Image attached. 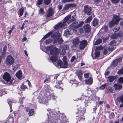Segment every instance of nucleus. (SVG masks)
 Listing matches in <instances>:
<instances>
[{"instance_id": "1", "label": "nucleus", "mask_w": 123, "mask_h": 123, "mask_svg": "<svg viewBox=\"0 0 123 123\" xmlns=\"http://www.w3.org/2000/svg\"><path fill=\"white\" fill-rule=\"evenodd\" d=\"M44 90L45 92L44 94V95L40 100L42 103L45 104L47 105L48 104V100L51 99H53L54 98L55 96L52 90L50 89L49 85H46L44 86Z\"/></svg>"}, {"instance_id": "2", "label": "nucleus", "mask_w": 123, "mask_h": 123, "mask_svg": "<svg viewBox=\"0 0 123 123\" xmlns=\"http://www.w3.org/2000/svg\"><path fill=\"white\" fill-rule=\"evenodd\" d=\"M49 113H47L48 120L45 121L46 123H56L57 120L56 118V116L55 111L53 110H51L49 109L47 110ZM60 121L58 123H68L67 121L66 120V118H61L59 119ZM59 121V120H58Z\"/></svg>"}, {"instance_id": "3", "label": "nucleus", "mask_w": 123, "mask_h": 123, "mask_svg": "<svg viewBox=\"0 0 123 123\" xmlns=\"http://www.w3.org/2000/svg\"><path fill=\"white\" fill-rule=\"evenodd\" d=\"M45 49L47 52L50 51V54L51 55H53L50 58V59L52 62H55L57 59V54L58 52V49L55 47L52 46H51L46 47Z\"/></svg>"}, {"instance_id": "4", "label": "nucleus", "mask_w": 123, "mask_h": 123, "mask_svg": "<svg viewBox=\"0 0 123 123\" xmlns=\"http://www.w3.org/2000/svg\"><path fill=\"white\" fill-rule=\"evenodd\" d=\"M72 17L73 18H71L70 15H68L67 16L64 18V22L60 23L55 25V29H59L61 28L65 27L66 25V23L69 24L75 19V16H72Z\"/></svg>"}, {"instance_id": "5", "label": "nucleus", "mask_w": 123, "mask_h": 123, "mask_svg": "<svg viewBox=\"0 0 123 123\" xmlns=\"http://www.w3.org/2000/svg\"><path fill=\"white\" fill-rule=\"evenodd\" d=\"M61 34L59 31L54 33L51 37L53 38L54 43H56L57 42L59 44H61L63 42V40L61 37Z\"/></svg>"}, {"instance_id": "6", "label": "nucleus", "mask_w": 123, "mask_h": 123, "mask_svg": "<svg viewBox=\"0 0 123 123\" xmlns=\"http://www.w3.org/2000/svg\"><path fill=\"white\" fill-rule=\"evenodd\" d=\"M67 57L64 56L63 57V61L64 63H62V62L61 60H59L56 62H54V65L57 67L59 66L60 67L65 68H67L68 67V62L67 61Z\"/></svg>"}, {"instance_id": "7", "label": "nucleus", "mask_w": 123, "mask_h": 123, "mask_svg": "<svg viewBox=\"0 0 123 123\" xmlns=\"http://www.w3.org/2000/svg\"><path fill=\"white\" fill-rule=\"evenodd\" d=\"M120 20L119 16L115 15H114L112 20L109 23L110 28H111L114 25L117 24Z\"/></svg>"}, {"instance_id": "8", "label": "nucleus", "mask_w": 123, "mask_h": 123, "mask_svg": "<svg viewBox=\"0 0 123 123\" xmlns=\"http://www.w3.org/2000/svg\"><path fill=\"white\" fill-rule=\"evenodd\" d=\"M86 105H87L88 103H91L92 100V98L90 97L84 95L80 99Z\"/></svg>"}, {"instance_id": "9", "label": "nucleus", "mask_w": 123, "mask_h": 123, "mask_svg": "<svg viewBox=\"0 0 123 123\" xmlns=\"http://www.w3.org/2000/svg\"><path fill=\"white\" fill-rule=\"evenodd\" d=\"M6 63L7 65L10 66L13 64L14 62V59L11 55H8L6 58Z\"/></svg>"}, {"instance_id": "10", "label": "nucleus", "mask_w": 123, "mask_h": 123, "mask_svg": "<svg viewBox=\"0 0 123 123\" xmlns=\"http://www.w3.org/2000/svg\"><path fill=\"white\" fill-rule=\"evenodd\" d=\"M3 79H4L7 82L8 84H10L12 81V80L11 79V76L9 74L7 73H6L3 76Z\"/></svg>"}, {"instance_id": "11", "label": "nucleus", "mask_w": 123, "mask_h": 123, "mask_svg": "<svg viewBox=\"0 0 123 123\" xmlns=\"http://www.w3.org/2000/svg\"><path fill=\"white\" fill-rule=\"evenodd\" d=\"M68 47L67 45H63L60 47L59 49V51L60 54L62 55L64 54L66 52V50L68 49Z\"/></svg>"}, {"instance_id": "12", "label": "nucleus", "mask_w": 123, "mask_h": 123, "mask_svg": "<svg viewBox=\"0 0 123 123\" xmlns=\"http://www.w3.org/2000/svg\"><path fill=\"white\" fill-rule=\"evenodd\" d=\"M91 11V7L87 5L84 6V12L85 14L89 15H90L92 13Z\"/></svg>"}, {"instance_id": "13", "label": "nucleus", "mask_w": 123, "mask_h": 123, "mask_svg": "<svg viewBox=\"0 0 123 123\" xmlns=\"http://www.w3.org/2000/svg\"><path fill=\"white\" fill-rule=\"evenodd\" d=\"M80 43V40L77 37L74 38L72 39V43L74 47L76 48L78 45Z\"/></svg>"}, {"instance_id": "14", "label": "nucleus", "mask_w": 123, "mask_h": 123, "mask_svg": "<svg viewBox=\"0 0 123 123\" xmlns=\"http://www.w3.org/2000/svg\"><path fill=\"white\" fill-rule=\"evenodd\" d=\"M87 44V41L85 40H83L81 41L79 45L80 49H83Z\"/></svg>"}, {"instance_id": "15", "label": "nucleus", "mask_w": 123, "mask_h": 123, "mask_svg": "<svg viewBox=\"0 0 123 123\" xmlns=\"http://www.w3.org/2000/svg\"><path fill=\"white\" fill-rule=\"evenodd\" d=\"M74 32V29H68L66 30L64 32V36H67L69 35H72Z\"/></svg>"}, {"instance_id": "16", "label": "nucleus", "mask_w": 123, "mask_h": 123, "mask_svg": "<svg viewBox=\"0 0 123 123\" xmlns=\"http://www.w3.org/2000/svg\"><path fill=\"white\" fill-rule=\"evenodd\" d=\"M76 4H74L70 3L65 5L63 9V10H67L70 8L75 6Z\"/></svg>"}, {"instance_id": "17", "label": "nucleus", "mask_w": 123, "mask_h": 123, "mask_svg": "<svg viewBox=\"0 0 123 123\" xmlns=\"http://www.w3.org/2000/svg\"><path fill=\"white\" fill-rule=\"evenodd\" d=\"M78 22L76 21H74L70 26L69 27L71 29H74V28H78Z\"/></svg>"}, {"instance_id": "18", "label": "nucleus", "mask_w": 123, "mask_h": 123, "mask_svg": "<svg viewBox=\"0 0 123 123\" xmlns=\"http://www.w3.org/2000/svg\"><path fill=\"white\" fill-rule=\"evenodd\" d=\"M84 30L85 32H88L91 31V27L90 25H86L83 26Z\"/></svg>"}, {"instance_id": "19", "label": "nucleus", "mask_w": 123, "mask_h": 123, "mask_svg": "<svg viewBox=\"0 0 123 123\" xmlns=\"http://www.w3.org/2000/svg\"><path fill=\"white\" fill-rule=\"evenodd\" d=\"M122 35V33L121 32L118 33H116L112 34L111 36V38L112 39H115L117 38V37H121Z\"/></svg>"}, {"instance_id": "20", "label": "nucleus", "mask_w": 123, "mask_h": 123, "mask_svg": "<svg viewBox=\"0 0 123 123\" xmlns=\"http://www.w3.org/2000/svg\"><path fill=\"white\" fill-rule=\"evenodd\" d=\"M117 76H109L107 79V80L110 82H111L116 79Z\"/></svg>"}, {"instance_id": "21", "label": "nucleus", "mask_w": 123, "mask_h": 123, "mask_svg": "<svg viewBox=\"0 0 123 123\" xmlns=\"http://www.w3.org/2000/svg\"><path fill=\"white\" fill-rule=\"evenodd\" d=\"M85 81L86 84L89 85H91L93 83L92 78V77H90V78L89 79L85 80Z\"/></svg>"}, {"instance_id": "22", "label": "nucleus", "mask_w": 123, "mask_h": 123, "mask_svg": "<svg viewBox=\"0 0 123 123\" xmlns=\"http://www.w3.org/2000/svg\"><path fill=\"white\" fill-rule=\"evenodd\" d=\"M24 9L25 8L24 7H22L19 9L18 12V14L19 16V17H20L23 15L24 13Z\"/></svg>"}, {"instance_id": "23", "label": "nucleus", "mask_w": 123, "mask_h": 123, "mask_svg": "<svg viewBox=\"0 0 123 123\" xmlns=\"http://www.w3.org/2000/svg\"><path fill=\"white\" fill-rule=\"evenodd\" d=\"M16 77L19 79H20L22 77V73L21 71H18L16 73Z\"/></svg>"}, {"instance_id": "24", "label": "nucleus", "mask_w": 123, "mask_h": 123, "mask_svg": "<svg viewBox=\"0 0 123 123\" xmlns=\"http://www.w3.org/2000/svg\"><path fill=\"white\" fill-rule=\"evenodd\" d=\"M53 13L52 9L51 8H50L47 12V17H48L52 16L53 15Z\"/></svg>"}, {"instance_id": "25", "label": "nucleus", "mask_w": 123, "mask_h": 123, "mask_svg": "<svg viewBox=\"0 0 123 123\" xmlns=\"http://www.w3.org/2000/svg\"><path fill=\"white\" fill-rule=\"evenodd\" d=\"M70 83H71L72 85H73V86L75 87H76L79 86L80 84V83L78 82V81L76 80H75L73 81H72L70 82Z\"/></svg>"}, {"instance_id": "26", "label": "nucleus", "mask_w": 123, "mask_h": 123, "mask_svg": "<svg viewBox=\"0 0 123 123\" xmlns=\"http://www.w3.org/2000/svg\"><path fill=\"white\" fill-rule=\"evenodd\" d=\"M77 74L80 79H81L82 75V71L81 70H79L76 73Z\"/></svg>"}, {"instance_id": "27", "label": "nucleus", "mask_w": 123, "mask_h": 123, "mask_svg": "<svg viewBox=\"0 0 123 123\" xmlns=\"http://www.w3.org/2000/svg\"><path fill=\"white\" fill-rule=\"evenodd\" d=\"M114 86L116 90L122 88L121 85L118 84H115L114 85Z\"/></svg>"}, {"instance_id": "28", "label": "nucleus", "mask_w": 123, "mask_h": 123, "mask_svg": "<svg viewBox=\"0 0 123 123\" xmlns=\"http://www.w3.org/2000/svg\"><path fill=\"white\" fill-rule=\"evenodd\" d=\"M92 19V17L91 16L88 17L85 21L86 23H90Z\"/></svg>"}, {"instance_id": "29", "label": "nucleus", "mask_w": 123, "mask_h": 123, "mask_svg": "<svg viewBox=\"0 0 123 123\" xmlns=\"http://www.w3.org/2000/svg\"><path fill=\"white\" fill-rule=\"evenodd\" d=\"M52 33V31H51L50 32H49L46 35H45V36L43 38V39H45V38H46L50 36Z\"/></svg>"}, {"instance_id": "30", "label": "nucleus", "mask_w": 123, "mask_h": 123, "mask_svg": "<svg viewBox=\"0 0 123 123\" xmlns=\"http://www.w3.org/2000/svg\"><path fill=\"white\" fill-rule=\"evenodd\" d=\"M98 24V20L96 19L95 18L92 21V24L93 26H95Z\"/></svg>"}, {"instance_id": "31", "label": "nucleus", "mask_w": 123, "mask_h": 123, "mask_svg": "<svg viewBox=\"0 0 123 123\" xmlns=\"http://www.w3.org/2000/svg\"><path fill=\"white\" fill-rule=\"evenodd\" d=\"M102 40L100 39H98L95 42L94 44L95 45H97L101 43L102 42Z\"/></svg>"}, {"instance_id": "32", "label": "nucleus", "mask_w": 123, "mask_h": 123, "mask_svg": "<svg viewBox=\"0 0 123 123\" xmlns=\"http://www.w3.org/2000/svg\"><path fill=\"white\" fill-rule=\"evenodd\" d=\"M34 110L33 109H31L29 110V116L32 115L34 112Z\"/></svg>"}, {"instance_id": "33", "label": "nucleus", "mask_w": 123, "mask_h": 123, "mask_svg": "<svg viewBox=\"0 0 123 123\" xmlns=\"http://www.w3.org/2000/svg\"><path fill=\"white\" fill-rule=\"evenodd\" d=\"M52 40L51 39H49L46 40L44 42L46 44H47L51 43Z\"/></svg>"}, {"instance_id": "34", "label": "nucleus", "mask_w": 123, "mask_h": 123, "mask_svg": "<svg viewBox=\"0 0 123 123\" xmlns=\"http://www.w3.org/2000/svg\"><path fill=\"white\" fill-rule=\"evenodd\" d=\"M108 83H105V84L102 85L100 87L101 89L103 90L104 89L105 87L106 86H108Z\"/></svg>"}, {"instance_id": "35", "label": "nucleus", "mask_w": 123, "mask_h": 123, "mask_svg": "<svg viewBox=\"0 0 123 123\" xmlns=\"http://www.w3.org/2000/svg\"><path fill=\"white\" fill-rule=\"evenodd\" d=\"M109 51L108 50L107 47L105 48L104 50V55H107L109 53L108 52Z\"/></svg>"}, {"instance_id": "36", "label": "nucleus", "mask_w": 123, "mask_h": 123, "mask_svg": "<svg viewBox=\"0 0 123 123\" xmlns=\"http://www.w3.org/2000/svg\"><path fill=\"white\" fill-rule=\"evenodd\" d=\"M118 63V60H114L113 62L112 65V66L115 67L116 66Z\"/></svg>"}, {"instance_id": "37", "label": "nucleus", "mask_w": 123, "mask_h": 123, "mask_svg": "<svg viewBox=\"0 0 123 123\" xmlns=\"http://www.w3.org/2000/svg\"><path fill=\"white\" fill-rule=\"evenodd\" d=\"M74 0H62V2L63 3L69 2L74 1Z\"/></svg>"}, {"instance_id": "38", "label": "nucleus", "mask_w": 123, "mask_h": 123, "mask_svg": "<svg viewBox=\"0 0 123 123\" xmlns=\"http://www.w3.org/2000/svg\"><path fill=\"white\" fill-rule=\"evenodd\" d=\"M116 44V43L114 40H113L111 42L109 43V45L111 46H115Z\"/></svg>"}, {"instance_id": "39", "label": "nucleus", "mask_w": 123, "mask_h": 123, "mask_svg": "<svg viewBox=\"0 0 123 123\" xmlns=\"http://www.w3.org/2000/svg\"><path fill=\"white\" fill-rule=\"evenodd\" d=\"M51 0H44V3L46 5H48L49 4Z\"/></svg>"}, {"instance_id": "40", "label": "nucleus", "mask_w": 123, "mask_h": 123, "mask_svg": "<svg viewBox=\"0 0 123 123\" xmlns=\"http://www.w3.org/2000/svg\"><path fill=\"white\" fill-rule=\"evenodd\" d=\"M26 88V86L23 84H22L20 87L21 89L24 90Z\"/></svg>"}, {"instance_id": "41", "label": "nucleus", "mask_w": 123, "mask_h": 123, "mask_svg": "<svg viewBox=\"0 0 123 123\" xmlns=\"http://www.w3.org/2000/svg\"><path fill=\"white\" fill-rule=\"evenodd\" d=\"M5 92L4 91V90L3 89H0V96H1L2 94H5Z\"/></svg>"}, {"instance_id": "42", "label": "nucleus", "mask_w": 123, "mask_h": 123, "mask_svg": "<svg viewBox=\"0 0 123 123\" xmlns=\"http://www.w3.org/2000/svg\"><path fill=\"white\" fill-rule=\"evenodd\" d=\"M108 50L110 52L112 51L115 48L114 47H107Z\"/></svg>"}, {"instance_id": "43", "label": "nucleus", "mask_w": 123, "mask_h": 123, "mask_svg": "<svg viewBox=\"0 0 123 123\" xmlns=\"http://www.w3.org/2000/svg\"><path fill=\"white\" fill-rule=\"evenodd\" d=\"M43 0H38L37 1V3L38 5H40L42 4Z\"/></svg>"}, {"instance_id": "44", "label": "nucleus", "mask_w": 123, "mask_h": 123, "mask_svg": "<svg viewBox=\"0 0 123 123\" xmlns=\"http://www.w3.org/2000/svg\"><path fill=\"white\" fill-rule=\"evenodd\" d=\"M117 73L119 74H123V68L119 70Z\"/></svg>"}, {"instance_id": "45", "label": "nucleus", "mask_w": 123, "mask_h": 123, "mask_svg": "<svg viewBox=\"0 0 123 123\" xmlns=\"http://www.w3.org/2000/svg\"><path fill=\"white\" fill-rule=\"evenodd\" d=\"M100 54V52L99 51L95 52V57H98L99 56Z\"/></svg>"}, {"instance_id": "46", "label": "nucleus", "mask_w": 123, "mask_h": 123, "mask_svg": "<svg viewBox=\"0 0 123 123\" xmlns=\"http://www.w3.org/2000/svg\"><path fill=\"white\" fill-rule=\"evenodd\" d=\"M120 100L122 103V104L120 105V107H123V96H122L120 97Z\"/></svg>"}, {"instance_id": "47", "label": "nucleus", "mask_w": 123, "mask_h": 123, "mask_svg": "<svg viewBox=\"0 0 123 123\" xmlns=\"http://www.w3.org/2000/svg\"><path fill=\"white\" fill-rule=\"evenodd\" d=\"M44 13L43 8H40L39 10V14H43Z\"/></svg>"}, {"instance_id": "48", "label": "nucleus", "mask_w": 123, "mask_h": 123, "mask_svg": "<svg viewBox=\"0 0 123 123\" xmlns=\"http://www.w3.org/2000/svg\"><path fill=\"white\" fill-rule=\"evenodd\" d=\"M103 49V47L102 46L97 47L96 48V49L97 50H100Z\"/></svg>"}, {"instance_id": "49", "label": "nucleus", "mask_w": 123, "mask_h": 123, "mask_svg": "<svg viewBox=\"0 0 123 123\" xmlns=\"http://www.w3.org/2000/svg\"><path fill=\"white\" fill-rule=\"evenodd\" d=\"M120 0H111V2L114 4H116Z\"/></svg>"}, {"instance_id": "50", "label": "nucleus", "mask_w": 123, "mask_h": 123, "mask_svg": "<svg viewBox=\"0 0 123 123\" xmlns=\"http://www.w3.org/2000/svg\"><path fill=\"white\" fill-rule=\"evenodd\" d=\"M118 81L120 83H123V77H120L118 79Z\"/></svg>"}, {"instance_id": "51", "label": "nucleus", "mask_w": 123, "mask_h": 123, "mask_svg": "<svg viewBox=\"0 0 123 123\" xmlns=\"http://www.w3.org/2000/svg\"><path fill=\"white\" fill-rule=\"evenodd\" d=\"M84 23V22L83 21H81L80 23L79 24H78V28L81 26L83 25Z\"/></svg>"}, {"instance_id": "52", "label": "nucleus", "mask_w": 123, "mask_h": 123, "mask_svg": "<svg viewBox=\"0 0 123 123\" xmlns=\"http://www.w3.org/2000/svg\"><path fill=\"white\" fill-rule=\"evenodd\" d=\"M76 60V57L75 56H73L71 59V62H74V60Z\"/></svg>"}, {"instance_id": "53", "label": "nucleus", "mask_w": 123, "mask_h": 123, "mask_svg": "<svg viewBox=\"0 0 123 123\" xmlns=\"http://www.w3.org/2000/svg\"><path fill=\"white\" fill-rule=\"evenodd\" d=\"M89 73H86L84 74V76L86 78H88L89 77Z\"/></svg>"}, {"instance_id": "54", "label": "nucleus", "mask_w": 123, "mask_h": 123, "mask_svg": "<svg viewBox=\"0 0 123 123\" xmlns=\"http://www.w3.org/2000/svg\"><path fill=\"white\" fill-rule=\"evenodd\" d=\"M7 49V47L6 46H5L4 47L3 50V52H5L6 53V51Z\"/></svg>"}, {"instance_id": "55", "label": "nucleus", "mask_w": 123, "mask_h": 123, "mask_svg": "<svg viewBox=\"0 0 123 123\" xmlns=\"http://www.w3.org/2000/svg\"><path fill=\"white\" fill-rule=\"evenodd\" d=\"M6 53L5 52H2V58L3 59H4L5 57L6 56Z\"/></svg>"}, {"instance_id": "56", "label": "nucleus", "mask_w": 123, "mask_h": 123, "mask_svg": "<svg viewBox=\"0 0 123 123\" xmlns=\"http://www.w3.org/2000/svg\"><path fill=\"white\" fill-rule=\"evenodd\" d=\"M18 67V65L16 64V65L14 66L13 67V68H12V69L13 70L15 71Z\"/></svg>"}, {"instance_id": "57", "label": "nucleus", "mask_w": 123, "mask_h": 123, "mask_svg": "<svg viewBox=\"0 0 123 123\" xmlns=\"http://www.w3.org/2000/svg\"><path fill=\"white\" fill-rule=\"evenodd\" d=\"M79 31L80 33H82L84 31L82 28H80L79 29Z\"/></svg>"}, {"instance_id": "58", "label": "nucleus", "mask_w": 123, "mask_h": 123, "mask_svg": "<svg viewBox=\"0 0 123 123\" xmlns=\"http://www.w3.org/2000/svg\"><path fill=\"white\" fill-rule=\"evenodd\" d=\"M79 118H80V120H83L85 119V117L83 116H81V117L80 116Z\"/></svg>"}, {"instance_id": "59", "label": "nucleus", "mask_w": 123, "mask_h": 123, "mask_svg": "<svg viewBox=\"0 0 123 123\" xmlns=\"http://www.w3.org/2000/svg\"><path fill=\"white\" fill-rule=\"evenodd\" d=\"M7 102L9 104V106H10V108H11V105L10 104H11V103L10 101V99L7 100Z\"/></svg>"}, {"instance_id": "60", "label": "nucleus", "mask_w": 123, "mask_h": 123, "mask_svg": "<svg viewBox=\"0 0 123 123\" xmlns=\"http://www.w3.org/2000/svg\"><path fill=\"white\" fill-rule=\"evenodd\" d=\"M27 40V38L26 37H25L22 39L21 41L22 42H24V41H26Z\"/></svg>"}, {"instance_id": "61", "label": "nucleus", "mask_w": 123, "mask_h": 123, "mask_svg": "<svg viewBox=\"0 0 123 123\" xmlns=\"http://www.w3.org/2000/svg\"><path fill=\"white\" fill-rule=\"evenodd\" d=\"M87 91L89 92H92V90L91 88H88V89H87Z\"/></svg>"}, {"instance_id": "62", "label": "nucleus", "mask_w": 123, "mask_h": 123, "mask_svg": "<svg viewBox=\"0 0 123 123\" xmlns=\"http://www.w3.org/2000/svg\"><path fill=\"white\" fill-rule=\"evenodd\" d=\"M110 73V72L109 71H106L105 73V74L106 77V75H108Z\"/></svg>"}, {"instance_id": "63", "label": "nucleus", "mask_w": 123, "mask_h": 123, "mask_svg": "<svg viewBox=\"0 0 123 123\" xmlns=\"http://www.w3.org/2000/svg\"><path fill=\"white\" fill-rule=\"evenodd\" d=\"M26 81H28V84L29 86L30 87L31 86V83L30 82V81L29 80H26Z\"/></svg>"}, {"instance_id": "64", "label": "nucleus", "mask_w": 123, "mask_h": 123, "mask_svg": "<svg viewBox=\"0 0 123 123\" xmlns=\"http://www.w3.org/2000/svg\"><path fill=\"white\" fill-rule=\"evenodd\" d=\"M49 82V80L48 79H45L44 81V82L45 83H48Z\"/></svg>"}]
</instances>
